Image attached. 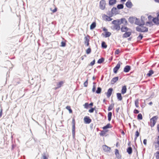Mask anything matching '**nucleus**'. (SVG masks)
<instances>
[{"label":"nucleus","instance_id":"052dcab7","mask_svg":"<svg viewBox=\"0 0 159 159\" xmlns=\"http://www.w3.org/2000/svg\"><path fill=\"white\" fill-rule=\"evenodd\" d=\"M119 49H117L115 53V54H118L119 53Z\"/></svg>","mask_w":159,"mask_h":159},{"label":"nucleus","instance_id":"0e129e2a","mask_svg":"<svg viewBox=\"0 0 159 159\" xmlns=\"http://www.w3.org/2000/svg\"><path fill=\"white\" fill-rule=\"evenodd\" d=\"M84 44H85L86 46L87 47L89 46V42H88V43H84Z\"/></svg>","mask_w":159,"mask_h":159},{"label":"nucleus","instance_id":"cd10ccee","mask_svg":"<svg viewBox=\"0 0 159 159\" xmlns=\"http://www.w3.org/2000/svg\"><path fill=\"white\" fill-rule=\"evenodd\" d=\"M101 46L103 48H106L107 47V45H106V43L104 41L102 42L101 43Z\"/></svg>","mask_w":159,"mask_h":159},{"label":"nucleus","instance_id":"a18cd8bd","mask_svg":"<svg viewBox=\"0 0 159 159\" xmlns=\"http://www.w3.org/2000/svg\"><path fill=\"white\" fill-rule=\"evenodd\" d=\"M115 154L116 156H118L119 155V151L117 149H116L115 150Z\"/></svg>","mask_w":159,"mask_h":159},{"label":"nucleus","instance_id":"603ef678","mask_svg":"<svg viewBox=\"0 0 159 159\" xmlns=\"http://www.w3.org/2000/svg\"><path fill=\"white\" fill-rule=\"evenodd\" d=\"M107 18H106V20L108 21H111L112 20V19L110 17L106 16Z\"/></svg>","mask_w":159,"mask_h":159},{"label":"nucleus","instance_id":"2f4dec72","mask_svg":"<svg viewBox=\"0 0 159 159\" xmlns=\"http://www.w3.org/2000/svg\"><path fill=\"white\" fill-rule=\"evenodd\" d=\"M114 105V104L113 103L111 104L108 107V111H111L112 109V108L113 107Z\"/></svg>","mask_w":159,"mask_h":159},{"label":"nucleus","instance_id":"9d476101","mask_svg":"<svg viewBox=\"0 0 159 159\" xmlns=\"http://www.w3.org/2000/svg\"><path fill=\"white\" fill-rule=\"evenodd\" d=\"M120 30L122 32H125L129 30L130 29L127 27L125 26L124 25H122Z\"/></svg>","mask_w":159,"mask_h":159},{"label":"nucleus","instance_id":"4be33fe9","mask_svg":"<svg viewBox=\"0 0 159 159\" xmlns=\"http://www.w3.org/2000/svg\"><path fill=\"white\" fill-rule=\"evenodd\" d=\"M117 97L119 101H121L122 99V97L121 93H116Z\"/></svg>","mask_w":159,"mask_h":159},{"label":"nucleus","instance_id":"680f3d73","mask_svg":"<svg viewBox=\"0 0 159 159\" xmlns=\"http://www.w3.org/2000/svg\"><path fill=\"white\" fill-rule=\"evenodd\" d=\"M143 143L144 145H146L147 144V140H143Z\"/></svg>","mask_w":159,"mask_h":159},{"label":"nucleus","instance_id":"9b49d317","mask_svg":"<svg viewBox=\"0 0 159 159\" xmlns=\"http://www.w3.org/2000/svg\"><path fill=\"white\" fill-rule=\"evenodd\" d=\"M113 89L112 88H110L109 89L107 90V97L109 98L110 97L112 93V92L113 91Z\"/></svg>","mask_w":159,"mask_h":159},{"label":"nucleus","instance_id":"c9c22d12","mask_svg":"<svg viewBox=\"0 0 159 159\" xmlns=\"http://www.w3.org/2000/svg\"><path fill=\"white\" fill-rule=\"evenodd\" d=\"M153 73V71L152 70H150L148 73L147 74V75L149 77L151 76Z\"/></svg>","mask_w":159,"mask_h":159},{"label":"nucleus","instance_id":"4c0bfd02","mask_svg":"<svg viewBox=\"0 0 159 159\" xmlns=\"http://www.w3.org/2000/svg\"><path fill=\"white\" fill-rule=\"evenodd\" d=\"M66 109L69 111L70 113H71L72 112V110L71 109L70 107V106H67L66 107Z\"/></svg>","mask_w":159,"mask_h":159},{"label":"nucleus","instance_id":"393cba45","mask_svg":"<svg viewBox=\"0 0 159 159\" xmlns=\"http://www.w3.org/2000/svg\"><path fill=\"white\" fill-rule=\"evenodd\" d=\"M112 23L114 25H119V19L114 20L112 22Z\"/></svg>","mask_w":159,"mask_h":159},{"label":"nucleus","instance_id":"20e7f679","mask_svg":"<svg viewBox=\"0 0 159 159\" xmlns=\"http://www.w3.org/2000/svg\"><path fill=\"white\" fill-rule=\"evenodd\" d=\"M72 135L73 138H74L75 136V121L74 119H73L72 121Z\"/></svg>","mask_w":159,"mask_h":159},{"label":"nucleus","instance_id":"5fc2aeb1","mask_svg":"<svg viewBox=\"0 0 159 159\" xmlns=\"http://www.w3.org/2000/svg\"><path fill=\"white\" fill-rule=\"evenodd\" d=\"M50 10H51L53 13H54V12H56L57 11V7H55L54 8V9L53 10H52V8H50Z\"/></svg>","mask_w":159,"mask_h":159},{"label":"nucleus","instance_id":"774afa93","mask_svg":"<svg viewBox=\"0 0 159 159\" xmlns=\"http://www.w3.org/2000/svg\"><path fill=\"white\" fill-rule=\"evenodd\" d=\"M157 129L159 133V124L157 125Z\"/></svg>","mask_w":159,"mask_h":159},{"label":"nucleus","instance_id":"09e8293b","mask_svg":"<svg viewBox=\"0 0 159 159\" xmlns=\"http://www.w3.org/2000/svg\"><path fill=\"white\" fill-rule=\"evenodd\" d=\"M84 106L85 108H88L89 106V104L88 102H86L84 104Z\"/></svg>","mask_w":159,"mask_h":159},{"label":"nucleus","instance_id":"37998d69","mask_svg":"<svg viewBox=\"0 0 159 159\" xmlns=\"http://www.w3.org/2000/svg\"><path fill=\"white\" fill-rule=\"evenodd\" d=\"M95 107H95L94 108L91 107V108L89 110V111L90 113H93V112L94 111V110H95Z\"/></svg>","mask_w":159,"mask_h":159},{"label":"nucleus","instance_id":"f704fd0d","mask_svg":"<svg viewBox=\"0 0 159 159\" xmlns=\"http://www.w3.org/2000/svg\"><path fill=\"white\" fill-rule=\"evenodd\" d=\"M111 35V33L109 32L106 31L105 32V37L107 38L110 37Z\"/></svg>","mask_w":159,"mask_h":159},{"label":"nucleus","instance_id":"e433bc0d","mask_svg":"<svg viewBox=\"0 0 159 159\" xmlns=\"http://www.w3.org/2000/svg\"><path fill=\"white\" fill-rule=\"evenodd\" d=\"M143 37V36L141 34H139V35L137 37V39L138 40H141Z\"/></svg>","mask_w":159,"mask_h":159},{"label":"nucleus","instance_id":"c85d7f7f","mask_svg":"<svg viewBox=\"0 0 159 159\" xmlns=\"http://www.w3.org/2000/svg\"><path fill=\"white\" fill-rule=\"evenodd\" d=\"M102 91V89L100 87L97 88V89L96 91V93L97 94H100L101 93Z\"/></svg>","mask_w":159,"mask_h":159},{"label":"nucleus","instance_id":"423d86ee","mask_svg":"<svg viewBox=\"0 0 159 159\" xmlns=\"http://www.w3.org/2000/svg\"><path fill=\"white\" fill-rule=\"evenodd\" d=\"M119 13L117 9V8L115 7H113L111 10V16H113V15L117 14Z\"/></svg>","mask_w":159,"mask_h":159},{"label":"nucleus","instance_id":"72a5a7b5","mask_svg":"<svg viewBox=\"0 0 159 159\" xmlns=\"http://www.w3.org/2000/svg\"><path fill=\"white\" fill-rule=\"evenodd\" d=\"M104 59L102 57L98 59V61L97 63L98 64H101L104 61Z\"/></svg>","mask_w":159,"mask_h":159},{"label":"nucleus","instance_id":"a19ab883","mask_svg":"<svg viewBox=\"0 0 159 159\" xmlns=\"http://www.w3.org/2000/svg\"><path fill=\"white\" fill-rule=\"evenodd\" d=\"M91 50L90 48H88L86 50V53L89 54H90L91 52Z\"/></svg>","mask_w":159,"mask_h":159},{"label":"nucleus","instance_id":"c03bdc74","mask_svg":"<svg viewBox=\"0 0 159 159\" xmlns=\"http://www.w3.org/2000/svg\"><path fill=\"white\" fill-rule=\"evenodd\" d=\"M107 132V131H106L105 130H104L102 131L100 133V135H101L104 136L106 134V133Z\"/></svg>","mask_w":159,"mask_h":159},{"label":"nucleus","instance_id":"49530a36","mask_svg":"<svg viewBox=\"0 0 159 159\" xmlns=\"http://www.w3.org/2000/svg\"><path fill=\"white\" fill-rule=\"evenodd\" d=\"M139 133L138 131H136L135 133V137L134 139H136L139 136Z\"/></svg>","mask_w":159,"mask_h":159},{"label":"nucleus","instance_id":"8fccbe9b","mask_svg":"<svg viewBox=\"0 0 159 159\" xmlns=\"http://www.w3.org/2000/svg\"><path fill=\"white\" fill-rule=\"evenodd\" d=\"M88 85V80H87L84 83V87H87Z\"/></svg>","mask_w":159,"mask_h":159},{"label":"nucleus","instance_id":"bb28decb","mask_svg":"<svg viewBox=\"0 0 159 159\" xmlns=\"http://www.w3.org/2000/svg\"><path fill=\"white\" fill-rule=\"evenodd\" d=\"M120 25H114L113 26V28L115 30H117V31H119L121 29L120 28Z\"/></svg>","mask_w":159,"mask_h":159},{"label":"nucleus","instance_id":"b1692460","mask_svg":"<svg viewBox=\"0 0 159 159\" xmlns=\"http://www.w3.org/2000/svg\"><path fill=\"white\" fill-rule=\"evenodd\" d=\"M116 2V0H109V4L110 5H113Z\"/></svg>","mask_w":159,"mask_h":159},{"label":"nucleus","instance_id":"aec40b11","mask_svg":"<svg viewBox=\"0 0 159 159\" xmlns=\"http://www.w3.org/2000/svg\"><path fill=\"white\" fill-rule=\"evenodd\" d=\"M119 77L118 76L115 77L112 79L111 80V84H114L116 83L118 80Z\"/></svg>","mask_w":159,"mask_h":159},{"label":"nucleus","instance_id":"f257e3e1","mask_svg":"<svg viewBox=\"0 0 159 159\" xmlns=\"http://www.w3.org/2000/svg\"><path fill=\"white\" fill-rule=\"evenodd\" d=\"M158 118V117L157 116H155L150 119L151 126L152 127H153L154 126Z\"/></svg>","mask_w":159,"mask_h":159},{"label":"nucleus","instance_id":"69168bd1","mask_svg":"<svg viewBox=\"0 0 159 159\" xmlns=\"http://www.w3.org/2000/svg\"><path fill=\"white\" fill-rule=\"evenodd\" d=\"M103 30L104 31H106V32L107 31V29L105 27H104L103 28Z\"/></svg>","mask_w":159,"mask_h":159},{"label":"nucleus","instance_id":"0eeeda50","mask_svg":"<svg viewBox=\"0 0 159 159\" xmlns=\"http://www.w3.org/2000/svg\"><path fill=\"white\" fill-rule=\"evenodd\" d=\"M122 64V63H121ZM120 63L119 62L116 65V66L113 69V72L114 73H116L118 71V70L119 69L120 67Z\"/></svg>","mask_w":159,"mask_h":159},{"label":"nucleus","instance_id":"de8ad7c7","mask_svg":"<svg viewBox=\"0 0 159 159\" xmlns=\"http://www.w3.org/2000/svg\"><path fill=\"white\" fill-rule=\"evenodd\" d=\"M93 84L94 85H93V88L92 89V91L93 92H94L95 91V90H96V87L94 85V84H95V83L94 82H93Z\"/></svg>","mask_w":159,"mask_h":159},{"label":"nucleus","instance_id":"2eb2a0df","mask_svg":"<svg viewBox=\"0 0 159 159\" xmlns=\"http://www.w3.org/2000/svg\"><path fill=\"white\" fill-rule=\"evenodd\" d=\"M102 148L104 151L106 152H109L111 150V148L107 146L104 145L102 146Z\"/></svg>","mask_w":159,"mask_h":159},{"label":"nucleus","instance_id":"e2e57ef3","mask_svg":"<svg viewBox=\"0 0 159 159\" xmlns=\"http://www.w3.org/2000/svg\"><path fill=\"white\" fill-rule=\"evenodd\" d=\"M152 18V17L151 15L148 16V18L149 19V20H150Z\"/></svg>","mask_w":159,"mask_h":159},{"label":"nucleus","instance_id":"ddd939ff","mask_svg":"<svg viewBox=\"0 0 159 159\" xmlns=\"http://www.w3.org/2000/svg\"><path fill=\"white\" fill-rule=\"evenodd\" d=\"M131 69V67L129 65H127L125 66L124 69V71L126 73L129 72Z\"/></svg>","mask_w":159,"mask_h":159},{"label":"nucleus","instance_id":"f03ea898","mask_svg":"<svg viewBox=\"0 0 159 159\" xmlns=\"http://www.w3.org/2000/svg\"><path fill=\"white\" fill-rule=\"evenodd\" d=\"M106 5V3L105 0H101L100 1L99 7L102 10H104L105 8Z\"/></svg>","mask_w":159,"mask_h":159},{"label":"nucleus","instance_id":"a878e982","mask_svg":"<svg viewBox=\"0 0 159 159\" xmlns=\"http://www.w3.org/2000/svg\"><path fill=\"white\" fill-rule=\"evenodd\" d=\"M142 27V32H146L148 31V28L146 27H144L143 26H141Z\"/></svg>","mask_w":159,"mask_h":159},{"label":"nucleus","instance_id":"13d9d810","mask_svg":"<svg viewBox=\"0 0 159 159\" xmlns=\"http://www.w3.org/2000/svg\"><path fill=\"white\" fill-rule=\"evenodd\" d=\"M139 111L137 109H135L134 111V113L135 114H138Z\"/></svg>","mask_w":159,"mask_h":159},{"label":"nucleus","instance_id":"473e14b6","mask_svg":"<svg viewBox=\"0 0 159 159\" xmlns=\"http://www.w3.org/2000/svg\"><path fill=\"white\" fill-rule=\"evenodd\" d=\"M127 152L128 153L130 154L132 152V149L131 147H129L127 149Z\"/></svg>","mask_w":159,"mask_h":159},{"label":"nucleus","instance_id":"bf43d9fd","mask_svg":"<svg viewBox=\"0 0 159 159\" xmlns=\"http://www.w3.org/2000/svg\"><path fill=\"white\" fill-rule=\"evenodd\" d=\"M2 108H1L0 109V117L2 116Z\"/></svg>","mask_w":159,"mask_h":159},{"label":"nucleus","instance_id":"ea45409f","mask_svg":"<svg viewBox=\"0 0 159 159\" xmlns=\"http://www.w3.org/2000/svg\"><path fill=\"white\" fill-rule=\"evenodd\" d=\"M136 30V31L139 32H142V27L140 28L139 27H137Z\"/></svg>","mask_w":159,"mask_h":159},{"label":"nucleus","instance_id":"7c9ffc66","mask_svg":"<svg viewBox=\"0 0 159 159\" xmlns=\"http://www.w3.org/2000/svg\"><path fill=\"white\" fill-rule=\"evenodd\" d=\"M63 83H64V82L62 81H60V82H59L57 84V87L56 88V89H57V88L60 87Z\"/></svg>","mask_w":159,"mask_h":159},{"label":"nucleus","instance_id":"58836bf2","mask_svg":"<svg viewBox=\"0 0 159 159\" xmlns=\"http://www.w3.org/2000/svg\"><path fill=\"white\" fill-rule=\"evenodd\" d=\"M137 119L138 120H141L143 119L142 115L141 113L139 114L137 116Z\"/></svg>","mask_w":159,"mask_h":159},{"label":"nucleus","instance_id":"3c124183","mask_svg":"<svg viewBox=\"0 0 159 159\" xmlns=\"http://www.w3.org/2000/svg\"><path fill=\"white\" fill-rule=\"evenodd\" d=\"M61 46L62 47H64L66 46V43L65 42L63 41H62L61 43Z\"/></svg>","mask_w":159,"mask_h":159},{"label":"nucleus","instance_id":"4d7b16f0","mask_svg":"<svg viewBox=\"0 0 159 159\" xmlns=\"http://www.w3.org/2000/svg\"><path fill=\"white\" fill-rule=\"evenodd\" d=\"M95 60H94L93 61H92L90 63V65L93 66L95 63Z\"/></svg>","mask_w":159,"mask_h":159},{"label":"nucleus","instance_id":"4468645a","mask_svg":"<svg viewBox=\"0 0 159 159\" xmlns=\"http://www.w3.org/2000/svg\"><path fill=\"white\" fill-rule=\"evenodd\" d=\"M131 34V32H126L123 34L122 37L123 38H126L129 37Z\"/></svg>","mask_w":159,"mask_h":159},{"label":"nucleus","instance_id":"5701e85b","mask_svg":"<svg viewBox=\"0 0 159 159\" xmlns=\"http://www.w3.org/2000/svg\"><path fill=\"white\" fill-rule=\"evenodd\" d=\"M96 23L95 22H93L90 26V29H93L96 27Z\"/></svg>","mask_w":159,"mask_h":159},{"label":"nucleus","instance_id":"39448f33","mask_svg":"<svg viewBox=\"0 0 159 159\" xmlns=\"http://www.w3.org/2000/svg\"><path fill=\"white\" fill-rule=\"evenodd\" d=\"M123 24L124 25H127L128 24V22L125 18H122L119 19V25H120Z\"/></svg>","mask_w":159,"mask_h":159},{"label":"nucleus","instance_id":"79ce46f5","mask_svg":"<svg viewBox=\"0 0 159 159\" xmlns=\"http://www.w3.org/2000/svg\"><path fill=\"white\" fill-rule=\"evenodd\" d=\"M139 103V100L137 99L135 101V106L137 107H139L138 106Z\"/></svg>","mask_w":159,"mask_h":159},{"label":"nucleus","instance_id":"864d4df0","mask_svg":"<svg viewBox=\"0 0 159 159\" xmlns=\"http://www.w3.org/2000/svg\"><path fill=\"white\" fill-rule=\"evenodd\" d=\"M156 158L157 159H159V152H157L156 153Z\"/></svg>","mask_w":159,"mask_h":159},{"label":"nucleus","instance_id":"f8f14e48","mask_svg":"<svg viewBox=\"0 0 159 159\" xmlns=\"http://www.w3.org/2000/svg\"><path fill=\"white\" fill-rule=\"evenodd\" d=\"M112 126L110 123L107 124L106 125L102 127V129L103 130H105L106 131H108L107 129L110 128H111Z\"/></svg>","mask_w":159,"mask_h":159},{"label":"nucleus","instance_id":"1a4fd4ad","mask_svg":"<svg viewBox=\"0 0 159 159\" xmlns=\"http://www.w3.org/2000/svg\"><path fill=\"white\" fill-rule=\"evenodd\" d=\"M141 23H139V22H138V19L137 18H136V20L135 21V24L136 25H139V26H143L144 25L145 23L144 21L142 19L141 20Z\"/></svg>","mask_w":159,"mask_h":159},{"label":"nucleus","instance_id":"412c9836","mask_svg":"<svg viewBox=\"0 0 159 159\" xmlns=\"http://www.w3.org/2000/svg\"><path fill=\"white\" fill-rule=\"evenodd\" d=\"M127 89L125 86H123L122 87V89L121 90V93L122 94H124L126 92Z\"/></svg>","mask_w":159,"mask_h":159},{"label":"nucleus","instance_id":"6e6d98bb","mask_svg":"<svg viewBox=\"0 0 159 159\" xmlns=\"http://www.w3.org/2000/svg\"><path fill=\"white\" fill-rule=\"evenodd\" d=\"M112 116V113L111 112H109L108 114V117H111Z\"/></svg>","mask_w":159,"mask_h":159},{"label":"nucleus","instance_id":"a211bd4d","mask_svg":"<svg viewBox=\"0 0 159 159\" xmlns=\"http://www.w3.org/2000/svg\"><path fill=\"white\" fill-rule=\"evenodd\" d=\"M90 36L87 35L84 38V43H86L89 42Z\"/></svg>","mask_w":159,"mask_h":159},{"label":"nucleus","instance_id":"c756f323","mask_svg":"<svg viewBox=\"0 0 159 159\" xmlns=\"http://www.w3.org/2000/svg\"><path fill=\"white\" fill-rule=\"evenodd\" d=\"M117 8L118 9H122L124 8V5L123 4H118L117 6Z\"/></svg>","mask_w":159,"mask_h":159},{"label":"nucleus","instance_id":"6e6552de","mask_svg":"<svg viewBox=\"0 0 159 159\" xmlns=\"http://www.w3.org/2000/svg\"><path fill=\"white\" fill-rule=\"evenodd\" d=\"M84 123L85 124H89L91 122L92 120L88 116H85L84 119Z\"/></svg>","mask_w":159,"mask_h":159},{"label":"nucleus","instance_id":"dca6fc26","mask_svg":"<svg viewBox=\"0 0 159 159\" xmlns=\"http://www.w3.org/2000/svg\"><path fill=\"white\" fill-rule=\"evenodd\" d=\"M126 7L129 8H131L133 6V5L131 1H127L125 3Z\"/></svg>","mask_w":159,"mask_h":159},{"label":"nucleus","instance_id":"7ed1b4c3","mask_svg":"<svg viewBox=\"0 0 159 159\" xmlns=\"http://www.w3.org/2000/svg\"><path fill=\"white\" fill-rule=\"evenodd\" d=\"M157 16L153 18L152 21L156 25H159V12L157 13Z\"/></svg>","mask_w":159,"mask_h":159},{"label":"nucleus","instance_id":"6ab92c4d","mask_svg":"<svg viewBox=\"0 0 159 159\" xmlns=\"http://www.w3.org/2000/svg\"><path fill=\"white\" fill-rule=\"evenodd\" d=\"M136 18L133 17H130L128 19L129 21L131 24H133Z\"/></svg>","mask_w":159,"mask_h":159},{"label":"nucleus","instance_id":"f3484780","mask_svg":"<svg viewBox=\"0 0 159 159\" xmlns=\"http://www.w3.org/2000/svg\"><path fill=\"white\" fill-rule=\"evenodd\" d=\"M49 157V155L48 153H43L42 155L41 159H48Z\"/></svg>","mask_w":159,"mask_h":159},{"label":"nucleus","instance_id":"338daca9","mask_svg":"<svg viewBox=\"0 0 159 159\" xmlns=\"http://www.w3.org/2000/svg\"><path fill=\"white\" fill-rule=\"evenodd\" d=\"M120 109V107H118L116 109V111L117 112H118Z\"/></svg>","mask_w":159,"mask_h":159}]
</instances>
